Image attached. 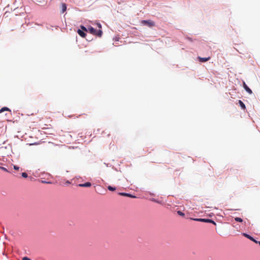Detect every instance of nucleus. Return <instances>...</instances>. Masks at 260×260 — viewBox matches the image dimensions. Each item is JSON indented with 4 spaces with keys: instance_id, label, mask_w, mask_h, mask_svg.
I'll use <instances>...</instances> for the list:
<instances>
[{
    "instance_id": "aec40b11",
    "label": "nucleus",
    "mask_w": 260,
    "mask_h": 260,
    "mask_svg": "<svg viewBox=\"0 0 260 260\" xmlns=\"http://www.w3.org/2000/svg\"><path fill=\"white\" fill-rule=\"evenodd\" d=\"M14 169L15 170H19V168L18 167L16 166H14Z\"/></svg>"
},
{
    "instance_id": "9d476101",
    "label": "nucleus",
    "mask_w": 260,
    "mask_h": 260,
    "mask_svg": "<svg viewBox=\"0 0 260 260\" xmlns=\"http://www.w3.org/2000/svg\"><path fill=\"white\" fill-rule=\"evenodd\" d=\"M61 12L62 13H64L67 10L66 4L64 3H62L61 6Z\"/></svg>"
},
{
    "instance_id": "f8f14e48",
    "label": "nucleus",
    "mask_w": 260,
    "mask_h": 260,
    "mask_svg": "<svg viewBox=\"0 0 260 260\" xmlns=\"http://www.w3.org/2000/svg\"><path fill=\"white\" fill-rule=\"evenodd\" d=\"M5 111H10V110L7 107H3V108H2L0 110V113H2L3 112H4Z\"/></svg>"
},
{
    "instance_id": "423d86ee",
    "label": "nucleus",
    "mask_w": 260,
    "mask_h": 260,
    "mask_svg": "<svg viewBox=\"0 0 260 260\" xmlns=\"http://www.w3.org/2000/svg\"><path fill=\"white\" fill-rule=\"evenodd\" d=\"M91 183L90 182H86L85 183H83V184H79L78 185L79 186H80V187H90L91 186Z\"/></svg>"
},
{
    "instance_id": "f257e3e1",
    "label": "nucleus",
    "mask_w": 260,
    "mask_h": 260,
    "mask_svg": "<svg viewBox=\"0 0 260 260\" xmlns=\"http://www.w3.org/2000/svg\"><path fill=\"white\" fill-rule=\"evenodd\" d=\"M88 31L92 35L101 37L102 36L103 31L101 29L96 30L92 26H89L88 27Z\"/></svg>"
},
{
    "instance_id": "ddd939ff",
    "label": "nucleus",
    "mask_w": 260,
    "mask_h": 260,
    "mask_svg": "<svg viewBox=\"0 0 260 260\" xmlns=\"http://www.w3.org/2000/svg\"><path fill=\"white\" fill-rule=\"evenodd\" d=\"M235 220L237 222H242L243 221V219L240 217H236L235 218Z\"/></svg>"
},
{
    "instance_id": "9b49d317",
    "label": "nucleus",
    "mask_w": 260,
    "mask_h": 260,
    "mask_svg": "<svg viewBox=\"0 0 260 260\" xmlns=\"http://www.w3.org/2000/svg\"><path fill=\"white\" fill-rule=\"evenodd\" d=\"M238 102H239V104L240 105L241 107L242 108V109H243L244 110L245 109L246 107H245V104L243 103V102L241 100H239Z\"/></svg>"
},
{
    "instance_id": "f3484780",
    "label": "nucleus",
    "mask_w": 260,
    "mask_h": 260,
    "mask_svg": "<svg viewBox=\"0 0 260 260\" xmlns=\"http://www.w3.org/2000/svg\"><path fill=\"white\" fill-rule=\"evenodd\" d=\"M0 169L4 171L8 172V170L5 167H0Z\"/></svg>"
},
{
    "instance_id": "6e6552de",
    "label": "nucleus",
    "mask_w": 260,
    "mask_h": 260,
    "mask_svg": "<svg viewBox=\"0 0 260 260\" xmlns=\"http://www.w3.org/2000/svg\"><path fill=\"white\" fill-rule=\"evenodd\" d=\"M77 32L82 38H84L86 36V34L81 29H78Z\"/></svg>"
},
{
    "instance_id": "f03ea898",
    "label": "nucleus",
    "mask_w": 260,
    "mask_h": 260,
    "mask_svg": "<svg viewBox=\"0 0 260 260\" xmlns=\"http://www.w3.org/2000/svg\"><path fill=\"white\" fill-rule=\"evenodd\" d=\"M196 221H203L205 222H210L214 224H216V223L212 220L209 219H203V218H196L193 219Z\"/></svg>"
},
{
    "instance_id": "dca6fc26",
    "label": "nucleus",
    "mask_w": 260,
    "mask_h": 260,
    "mask_svg": "<svg viewBox=\"0 0 260 260\" xmlns=\"http://www.w3.org/2000/svg\"><path fill=\"white\" fill-rule=\"evenodd\" d=\"M177 213H178L179 215L182 216H184L185 215V214H184L183 212H182L181 211H177Z\"/></svg>"
},
{
    "instance_id": "a211bd4d",
    "label": "nucleus",
    "mask_w": 260,
    "mask_h": 260,
    "mask_svg": "<svg viewBox=\"0 0 260 260\" xmlns=\"http://www.w3.org/2000/svg\"><path fill=\"white\" fill-rule=\"evenodd\" d=\"M22 176L24 178H26L27 177V174L26 173H22Z\"/></svg>"
},
{
    "instance_id": "412c9836",
    "label": "nucleus",
    "mask_w": 260,
    "mask_h": 260,
    "mask_svg": "<svg viewBox=\"0 0 260 260\" xmlns=\"http://www.w3.org/2000/svg\"><path fill=\"white\" fill-rule=\"evenodd\" d=\"M97 25H98V27L100 28V29H101V28H102L101 24L100 23H98Z\"/></svg>"
},
{
    "instance_id": "5701e85b",
    "label": "nucleus",
    "mask_w": 260,
    "mask_h": 260,
    "mask_svg": "<svg viewBox=\"0 0 260 260\" xmlns=\"http://www.w3.org/2000/svg\"><path fill=\"white\" fill-rule=\"evenodd\" d=\"M257 243L259 244V245L260 246V241L258 242Z\"/></svg>"
},
{
    "instance_id": "4468645a",
    "label": "nucleus",
    "mask_w": 260,
    "mask_h": 260,
    "mask_svg": "<svg viewBox=\"0 0 260 260\" xmlns=\"http://www.w3.org/2000/svg\"><path fill=\"white\" fill-rule=\"evenodd\" d=\"M108 189L110 190V191H114L116 190V188L115 187H113L112 186H108Z\"/></svg>"
},
{
    "instance_id": "1a4fd4ad",
    "label": "nucleus",
    "mask_w": 260,
    "mask_h": 260,
    "mask_svg": "<svg viewBox=\"0 0 260 260\" xmlns=\"http://www.w3.org/2000/svg\"><path fill=\"white\" fill-rule=\"evenodd\" d=\"M119 194L121 196H126V197H131V198H136L135 196H134L131 194H129V193H123V192H120V193H119Z\"/></svg>"
},
{
    "instance_id": "2eb2a0df",
    "label": "nucleus",
    "mask_w": 260,
    "mask_h": 260,
    "mask_svg": "<svg viewBox=\"0 0 260 260\" xmlns=\"http://www.w3.org/2000/svg\"><path fill=\"white\" fill-rule=\"evenodd\" d=\"M81 28L82 29V30L83 31H88V28H86L85 26H82L81 25Z\"/></svg>"
},
{
    "instance_id": "20e7f679",
    "label": "nucleus",
    "mask_w": 260,
    "mask_h": 260,
    "mask_svg": "<svg viewBox=\"0 0 260 260\" xmlns=\"http://www.w3.org/2000/svg\"><path fill=\"white\" fill-rule=\"evenodd\" d=\"M198 59H199V60L200 62H206V61H208L210 59V57H201L199 56L198 57Z\"/></svg>"
},
{
    "instance_id": "0eeeda50",
    "label": "nucleus",
    "mask_w": 260,
    "mask_h": 260,
    "mask_svg": "<svg viewBox=\"0 0 260 260\" xmlns=\"http://www.w3.org/2000/svg\"><path fill=\"white\" fill-rule=\"evenodd\" d=\"M243 87L247 92H248L250 94L252 93V90L247 86L245 83H244Z\"/></svg>"
},
{
    "instance_id": "4be33fe9",
    "label": "nucleus",
    "mask_w": 260,
    "mask_h": 260,
    "mask_svg": "<svg viewBox=\"0 0 260 260\" xmlns=\"http://www.w3.org/2000/svg\"><path fill=\"white\" fill-rule=\"evenodd\" d=\"M188 39L189 40H190V41H192V40H191V38H188Z\"/></svg>"
},
{
    "instance_id": "6ab92c4d",
    "label": "nucleus",
    "mask_w": 260,
    "mask_h": 260,
    "mask_svg": "<svg viewBox=\"0 0 260 260\" xmlns=\"http://www.w3.org/2000/svg\"><path fill=\"white\" fill-rule=\"evenodd\" d=\"M22 260H30L29 258H28L27 257H24L22 258Z\"/></svg>"
},
{
    "instance_id": "39448f33",
    "label": "nucleus",
    "mask_w": 260,
    "mask_h": 260,
    "mask_svg": "<svg viewBox=\"0 0 260 260\" xmlns=\"http://www.w3.org/2000/svg\"><path fill=\"white\" fill-rule=\"evenodd\" d=\"M243 236H245V237L247 238L248 239H250V240L253 241L254 242L256 243H257V241L256 240H255L253 237H252L251 236H250V235L247 234H245V233H243Z\"/></svg>"
},
{
    "instance_id": "7ed1b4c3",
    "label": "nucleus",
    "mask_w": 260,
    "mask_h": 260,
    "mask_svg": "<svg viewBox=\"0 0 260 260\" xmlns=\"http://www.w3.org/2000/svg\"><path fill=\"white\" fill-rule=\"evenodd\" d=\"M142 23L143 24L147 25H148L150 27L153 26L155 25L154 22H153L151 20H143Z\"/></svg>"
}]
</instances>
